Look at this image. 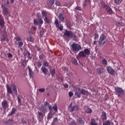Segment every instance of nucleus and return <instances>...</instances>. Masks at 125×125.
<instances>
[{"instance_id":"f257e3e1","label":"nucleus","mask_w":125,"mask_h":125,"mask_svg":"<svg viewBox=\"0 0 125 125\" xmlns=\"http://www.w3.org/2000/svg\"><path fill=\"white\" fill-rule=\"evenodd\" d=\"M63 34L65 37H67V38H72L74 41L76 40V34L71 31L65 30Z\"/></svg>"},{"instance_id":"f03ea898","label":"nucleus","mask_w":125,"mask_h":125,"mask_svg":"<svg viewBox=\"0 0 125 125\" xmlns=\"http://www.w3.org/2000/svg\"><path fill=\"white\" fill-rule=\"evenodd\" d=\"M89 54H90V50L88 49H85L83 51L79 53V56L80 57H85V56L89 55Z\"/></svg>"},{"instance_id":"7ed1b4c3","label":"nucleus","mask_w":125,"mask_h":125,"mask_svg":"<svg viewBox=\"0 0 125 125\" xmlns=\"http://www.w3.org/2000/svg\"><path fill=\"white\" fill-rule=\"evenodd\" d=\"M71 49L74 52L80 51L82 49V46L76 43H73L71 44Z\"/></svg>"},{"instance_id":"20e7f679","label":"nucleus","mask_w":125,"mask_h":125,"mask_svg":"<svg viewBox=\"0 0 125 125\" xmlns=\"http://www.w3.org/2000/svg\"><path fill=\"white\" fill-rule=\"evenodd\" d=\"M107 42V39H106V37H105V35H102L100 37V39L99 40V44L100 45H103L105 42Z\"/></svg>"},{"instance_id":"39448f33","label":"nucleus","mask_w":125,"mask_h":125,"mask_svg":"<svg viewBox=\"0 0 125 125\" xmlns=\"http://www.w3.org/2000/svg\"><path fill=\"white\" fill-rule=\"evenodd\" d=\"M73 106V104L71 103L69 104V106L68 107V110L70 112H73V111H78L79 110V106L77 105Z\"/></svg>"},{"instance_id":"423d86ee","label":"nucleus","mask_w":125,"mask_h":125,"mask_svg":"<svg viewBox=\"0 0 125 125\" xmlns=\"http://www.w3.org/2000/svg\"><path fill=\"white\" fill-rule=\"evenodd\" d=\"M115 91L116 92V94H117L118 96L121 97L124 95V91L120 87L115 88Z\"/></svg>"},{"instance_id":"0eeeda50","label":"nucleus","mask_w":125,"mask_h":125,"mask_svg":"<svg viewBox=\"0 0 125 125\" xmlns=\"http://www.w3.org/2000/svg\"><path fill=\"white\" fill-rule=\"evenodd\" d=\"M39 21L38 22L37 20H34V23L35 24V25H38V26H39L40 28H41V27H42V25L43 24V21H42V19H39Z\"/></svg>"},{"instance_id":"6e6552de","label":"nucleus","mask_w":125,"mask_h":125,"mask_svg":"<svg viewBox=\"0 0 125 125\" xmlns=\"http://www.w3.org/2000/svg\"><path fill=\"white\" fill-rule=\"evenodd\" d=\"M55 24L57 28H58L60 31H63V26L61 24L59 25V22L58 21V20L56 19L55 20Z\"/></svg>"},{"instance_id":"1a4fd4ad","label":"nucleus","mask_w":125,"mask_h":125,"mask_svg":"<svg viewBox=\"0 0 125 125\" xmlns=\"http://www.w3.org/2000/svg\"><path fill=\"white\" fill-rule=\"evenodd\" d=\"M1 41H6V42H8V41L7 40V35H6V31H5V29H4L3 32L2 36L1 38Z\"/></svg>"},{"instance_id":"9d476101","label":"nucleus","mask_w":125,"mask_h":125,"mask_svg":"<svg viewBox=\"0 0 125 125\" xmlns=\"http://www.w3.org/2000/svg\"><path fill=\"white\" fill-rule=\"evenodd\" d=\"M78 91L80 92V93L83 94V95H88V94H89L87 91H85V90H83V89L79 88Z\"/></svg>"},{"instance_id":"9b49d317","label":"nucleus","mask_w":125,"mask_h":125,"mask_svg":"<svg viewBox=\"0 0 125 125\" xmlns=\"http://www.w3.org/2000/svg\"><path fill=\"white\" fill-rule=\"evenodd\" d=\"M2 106L4 110L6 109V108H8V104L7 103V101L4 100L3 102H2Z\"/></svg>"},{"instance_id":"f8f14e48","label":"nucleus","mask_w":125,"mask_h":125,"mask_svg":"<svg viewBox=\"0 0 125 125\" xmlns=\"http://www.w3.org/2000/svg\"><path fill=\"white\" fill-rule=\"evenodd\" d=\"M1 7L3 9V13L4 15H6V16H7L8 15V10L7 8L4 7L3 5H1Z\"/></svg>"},{"instance_id":"ddd939ff","label":"nucleus","mask_w":125,"mask_h":125,"mask_svg":"<svg viewBox=\"0 0 125 125\" xmlns=\"http://www.w3.org/2000/svg\"><path fill=\"white\" fill-rule=\"evenodd\" d=\"M107 70L108 73H109V74H110V75L114 74V73L115 72V70H114V69H113V68L110 66H108L107 67Z\"/></svg>"},{"instance_id":"4468645a","label":"nucleus","mask_w":125,"mask_h":125,"mask_svg":"<svg viewBox=\"0 0 125 125\" xmlns=\"http://www.w3.org/2000/svg\"><path fill=\"white\" fill-rule=\"evenodd\" d=\"M47 3L48 4V6L49 7H51V6H52L54 3V0H48L47 1Z\"/></svg>"},{"instance_id":"2eb2a0df","label":"nucleus","mask_w":125,"mask_h":125,"mask_svg":"<svg viewBox=\"0 0 125 125\" xmlns=\"http://www.w3.org/2000/svg\"><path fill=\"white\" fill-rule=\"evenodd\" d=\"M41 70L43 74L44 75H46L47 74V72H48V70H47V68H45L44 66H42L41 68Z\"/></svg>"},{"instance_id":"dca6fc26","label":"nucleus","mask_w":125,"mask_h":125,"mask_svg":"<svg viewBox=\"0 0 125 125\" xmlns=\"http://www.w3.org/2000/svg\"><path fill=\"white\" fill-rule=\"evenodd\" d=\"M6 88L7 92L10 93V94H12V93H13V92L12 91V89L11 88V87H10V86H9L8 84H6Z\"/></svg>"},{"instance_id":"f3484780","label":"nucleus","mask_w":125,"mask_h":125,"mask_svg":"<svg viewBox=\"0 0 125 125\" xmlns=\"http://www.w3.org/2000/svg\"><path fill=\"white\" fill-rule=\"evenodd\" d=\"M28 69H29V77H30V78H32L33 79V78H34V72H33L32 69L31 68H30V67H28Z\"/></svg>"},{"instance_id":"a211bd4d","label":"nucleus","mask_w":125,"mask_h":125,"mask_svg":"<svg viewBox=\"0 0 125 125\" xmlns=\"http://www.w3.org/2000/svg\"><path fill=\"white\" fill-rule=\"evenodd\" d=\"M105 8H106V10H107L108 12H109V13H113V11L112 10V9L110 8V6H109V5H105Z\"/></svg>"},{"instance_id":"6ab92c4d","label":"nucleus","mask_w":125,"mask_h":125,"mask_svg":"<svg viewBox=\"0 0 125 125\" xmlns=\"http://www.w3.org/2000/svg\"><path fill=\"white\" fill-rule=\"evenodd\" d=\"M11 87H12L13 91H14L15 93L17 94V86L15 84H13L11 85Z\"/></svg>"},{"instance_id":"aec40b11","label":"nucleus","mask_w":125,"mask_h":125,"mask_svg":"<svg viewBox=\"0 0 125 125\" xmlns=\"http://www.w3.org/2000/svg\"><path fill=\"white\" fill-rule=\"evenodd\" d=\"M0 25L2 27H3L4 26V21H3V19L1 18V16H0Z\"/></svg>"},{"instance_id":"412c9836","label":"nucleus","mask_w":125,"mask_h":125,"mask_svg":"<svg viewBox=\"0 0 125 125\" xmlns=\"http://www.w3.org/2000/svg\"><path fill=\"white\" fill-rule=\"evenodd\" d=\"M59 19L62 21V22H63L64 21V17L63 16V14H60L59 15Z\"/></svg>"},{"instance_id":"4be33fe9","label":"nucleus","mask_w":125,"mask_h":125,"mask_svg":"<svg viewBox=\"0 0 125 125\" xmlns=\"http://www.w3.org/2000/svg\"><path fill=\"white\" fill-rule=\"evenodd\" d=\"M102 117H103V120L107 119V115L105 112H104V111L102 112Z\"/></svg>"},{"instance_id":"5701e85b","label":"nucleus","mask_w":125,"mask_h":125,"mask_svg":"<svg viewBox=\"0 0 125 125\" xmlns=\"http://www.w3.org/2000/svg\"><path fill=\"white\" fill-rule=\"evenodd\" d=\"M77 122L79 124H81V125H83L84 124V122L83 121V119L81 118H78L77 119Z\"/></svg>"},{"instance_id":"b1692460","label":"nucleus","mask_w":125,"mask_h":125,"mask_svg":"<svg viewBox=\"0 0 125 125\" xmlns=\"http://www.w3.org/2000/svg\"><path fill=\"white\" fill-rule=\"evenodd\" d=\"M55 72H56L55 71V69H53L52 70H50V73L51 74V76L52 77H53V76H54L55 75V73H56Z\"/></svg>"},{"instance_id":"393cba45","label":"nucleus","mask_w":125,"mask_h":125,"mask_svg":"<svg viewBox=\"0 0 125 125\" xmlns=\"http://www.w3.org/2000/svg\"><path fill=\"white\" fill-rule=\"evenodd\" d=\"M102 63L105 66H107V64H108V62H107L106 59H104L102 60Z\"/></svg>"},{"instance_id":"a878e982","label":"nucleus","mask_w":125,"mask_h":125,"mask_svg":"<svg viewBox=\"0 0 125 125\" xmlns=\"http://www.w3.org/2000/svg\"><path fill=\"white\" fill-rule=\"evenodd\" d=\"M85 112L87 113V114H91L92 113V110L91 108H88L86 109Z\"/></svg>"},{"instance_id":"bb28decb","label":"nucleus","mask_w":125,"mask_h":125,"mask_svg":"<svg viewBox=\"0 0 125 125\" xmlns=\"http://www.w3.org/2000/svg\"><path fill=\"white\" fill-rule=\"evenodd\" d=\"M27 41H28V42H34V38L32 36L28 37L27 38Z\"/></svg>"},{"instance_id":"cd10ccee","label":"nucleus","mask_w":125,"mask_h":125,"mask_svg":"<svg viewBox=\"0 0 125 125\" xmlns=\"http://www.w3.org/2000/svg\"><path fill=\"white\" fill-rule=\"evenodd\" d=\"M91 125H97V124L95 123V120L93 118L91 119Z\"/></svg>"},{"instance_id":"c85d7f7f","label":"nucleus","mask_w":125,"mask_h":125,"mask_svg":"<svg viewBox=\"0 0 125 125\" xmlns=\"http://www.w3.org/2000/svg\"><path fill=\"white\" fill-rule=\"evenodd\" d=\"M66 25L67 28H71L72 25H71V22L69 21H67L66 22Z\"/></svg>"},{"instance_id":"c756f323","label":"nucleus","mask_w":125,"mask_h":125,"mask_svg":"<svg viewBox=\"0 0 125 125\" xmlns=\"http://www.w3.org/2000/svg\"><path fill=\"white\" fill-rule=\"evenodd\" d=\"M103 125H111V122L109 121H106L103 123Z\"/></svg>"},{"instance_id":"7c9ffc66","label":"nucleus","mask_w":125,"mask_h":125,"mask_svg":"<svg viewBox=\"0 0 125 125\" xmlns=\"http://www.w3.org/2000/svg\"><path fill=\"white\" fill-rule=\"evenodd\" d=\"M16 111V109L15 108H13L11 113L9 114V116H11V115H13V114H14V113H15V112Z\"/></svg>"},{"instance_id":"2f4dec72","label":"nucleus","mask_w":125,"mask_h":125,"mask_svg":"<svg viewBox=\"0 0 125 125\" xmlns=\"http://www.w3.org/2000/svg\"><path fill=\"white\" fill-rule=\"evenodd\" d=\"M49 66V63L47 62H43V65L42 66L43 67H48Z\"/></svg>"},{"instance_id":"473e14b6","label":"nucleus","mask_w":125,"mask_h":125,"mask_svg":"<svg viewBox=\"0 0 125 125\" xmlns=\"http://www.w3.org/2000/svg\"><path fill=\"white\" fill-rule=\"evenodd\" d=\"M21 65H22L23 67H26L27 65V62H26V61H23L21 62Z\"/></svg>"},{"instance_id":"72a5a7b5","label":"nucleus","mask_w":125,"mask_h":125,"mask_svg":"<svg viewBox=\"0 0 125 125\" xmlns=\"http://www.w3.org/2000/svg\"><path fill=\"white\" fill-rule=\"evenodd\" d=\"M72 63L74 64V65H78V62L75 59H72Z\"/></svg>"},{"instance_id":"f704fd0d","label":"nucleus","mask_w":125,"mask_h":125,"mask_svg":"<svg viewBox=\"0 0 125 125\" xmlns=\"http://www.w3.org/2000/svg\"><path fill=\"white\" fill-rule=\"evenodd\" d=\"M15 40L17 41V42H21V41H22V39H21V38H20V37H15Z\"/></svg>"},{"instance_id":"c9c22d12","label":"nucleus","mask_w":125,"mask_h":125,"mask_svg":"<svg viewBox=\"0 0 125 125\" xmlns=\"http://www.w3.org/2000/svg\"><path fill=\"white\" fill-rule=\"evenodd\" d=\"M44 21L45 22V23H49V19L47 18V17H45Z\"/></svg>"},{"instance_id":"e433bc0d","label":"nucleus","mask_w":125,"mask_h":125,"mask_svg":"<svg viewBox=\"0 0 125 125\" xmlns=\"http://www.w3.org/2000/svg\"><path fill=\"white\" fill-rule=\"evenodd\" d=\"M18 43L19 47H22L23 46V42H19Z\"/></svg>"},{"instance_id":"4c0bfd02","label":"nucleus","mask_w":125,"mask_h":125,"mask_svg":"<svg viewBox=\"0 0 125 125\" xmlns=\"http://www.w3.org/2000/svg\"><path fill=\"white\" fill-rule=\"evenodd\" d=\"M53 110L55 111L56 112H57L58 109H57V105L56 104H55L53 107Z\"/></svg>"},{"instance_id":"58836bf2","label":"nucleus","mask_w":125,"mask_h":125,"mask_svg":"<svg viewBox=\"0 0 125 125\" xmlns=\"http://www.w3.org/2000/svg\"><path fill=\"white\" fill-rule=\"evenodd\" d=\"M42 16H45V17H46L47 13L46 11H42Z\"/></svg>"},{"instance_id":"ea45409f","label":"nucleus","mask_w":125,"mask_h":125,"mask_svg":"<svg viewBox=\"0 0 125 125\" xmlns=\"http://www.w3.org/2000/svg\"><path fill=\"white\" fill-rule=\"evenodd\" d=\"M42 113H46L47 112V110H46V108H44V107H42V109H41Z\"/></svg>"},{"instance_id":"a19ab883","label":"nucleus","mask_w":125,"mask_h":125,"mask_svg":"<svg viewBox=\"0 0 125 125\" xmlns=\"http://www.w3.org/2000/svg\"><path fill=\"white\" fill-rule=\"evenodd\" d=\"M81 93H79V92H78V91H76V92H75L76 95H77L78 97H79V98L81 97Z\"/></svg>"},{"instance_id":"79ce46f5","label":"nucleus","mask_w":125,"mask_h":125,"mask_svg":"<svg viewBox=\"0 0 125 125\" xmlns=\"http://www.w3.org/2000/svg\"><path fill=\"white\" fill-rule=\"evenodd\" d=\"M40 92H44L45 91V89L44 88H40L39 89Z\"/></svg>"},{"instance_id":"37998d69","label":"nucleus","mask_w":125,"mask_h":125,"mask_svg":"<svg viewBox=\"0 0 125 125\" xmlns=\"http://www.w3.org/2000/svg\"><path fill=\"white\" fill-rule=\"evenodd\" d=\"M68 95H69V97H72V96H73V95H74V93H73V92L70 91L68 93Z\"/></svg>"},{"instance_id":"c03bdc74","label":"nucleus","mask_w":125,"mask_h":125,"mask_svg":"<svg viewBox=\"0 0 125 125\" xmlns=\"http://www.w3.org/2000/svg\"><path fill=\"white\" fill-rule=\"evenodd\" d=\"M101 70V68H98L97 69V72L98 74H101V73H102V71Z\"/></svg>"},{"instance_id":"a18cd8bd","label":"nucleus","mask_w":125,"mask_h":125,"mask_svg":"<svg viewBox=\"0 0 125 125\" xmlns=\"http://www.w3.org/2000/svg\"><path fill=\"white\" fill-rule=\"evenodd\" d=\"M48 120H50V119H52V114H49L47 117Z\"/></svg>"},{"instance_id":"49530a36","label":"nucleus","mask_w":125,"mask_h":125,"mask_svg":"<svg viewBox=\"0 0 125 125\" xmlns=\"http://www.w3.org/2000/svg\"><path fill=\"white\" fill-rule=\"evenodd\" d=\"M90 1V0H85V3L83 4V5H86L87 3H89Z\"/></svg>"},{"instance_id":"de8ad7c7","label":"nucleus","mask_w":125,"mask_h":125,"mask_svg":"<svg viewBox=\"0 0 125 125\" xmlns=\"http://www.w3.org/2000/svg\"><path fill=\"white\" fill-rule=\"evenodd\" d=\"M55 4L56 5H57L58 6H60V5H61V4L60 3V2L58 1H56L55 2Z\"/></svg>"},{"instance_id":"09e8293b","label":"nucleus","mask_w":125,"mask_h":125,"mask_svg":"<svg viewBox=\"0 0 125 125\" xmlns=\"http://www.w3.org/2000/svg\"><path fill=\"white\" fill-rule=\"evenodd\" d=\"M116 26H122V22L120 21H117L116 22Z\"/></svg>"},{"instance_id":"8fccbe9b","label":"nucleus","mask_w":125,"mask_h":125,"mask_svg":"<svg viewBox=\"0 0 125 125\" xmlns=\"http://www.w3.org/2000/svg\"><path fill=\"white\" fill-rule=\"evenodd\" d=\"M8 57L9 58H11L12 57V54L10 53H8L7 54Z\"/></svg>"},{"instance_id":"3c124183","label":"nucleus","mask_w":125,"mask_h":125,"mask_svg":"<svg viewBox=\"0 0 125 125\" xmlns=\"http://www.w3.org/2000/svg\"><path fill=\"white\" fill-rule=\"evenodd\" d=\"M39 116V117H41V118H43V115H42V113L41 112H38Z\"/></svg>"},{"instance_id":"603ef678","label":"nucleus","mask_w":125,"mask_h":125,"mask_svg":"<svg viewBox=\"0 0 125 125\" xmlns=\"http://www.w3.org/2000/svg\"><path fill=\"white\" fill-rule=\"evenodd\" d=\"M42 35H43V31L41 30L40 32V37H42Z\"/></svg>"},{"instance_id":"864d4df0","label":"nucleus","mask_w":125,"mask_h":125,"mask_svg":"<svg viewBox=\"0 0 125 125\" xmlns=\"http://www.w3.org/2000/svg\"><path fill=\"white\" fill-rule=\"evenodd\" d=\"M70 125H76V123L74 121H71L70 124Z\"/></svg>"},{"instance_id":"5fc2aeb1","label":"nucleus","mask_w":125,"mask_h":125,"mask_svg":"<svg viewBox=\"0 0 125 125\" xmlns=\"http://www.w3.org/2000/svg\"><path fill=\"white\" fill-rule=\"evenodd\" d=\"M98 38H99V36L98 34H95V40H96V39H98Z\"/></svg>"},{"instance_id":"6e6d98bb","label":"nucleus","mask_w":125,"mask_h":125,"mask_svg":"<svg viewBox=\"0 0 125 125\" xmlns=\"http://www.w3.org/2000/svg\"><path fill=\"white\" fill-rule=\"evenodd\" d=\"M76 9H77V10H81L82 9L81 8V7L80 6H77L76 8Z\"/></svg>"},{"instance_id":"4d7b16f0","label":"nucleus","mask_w":125,"mask_h":125,"mask_svg":"<svg viewBox=\"0 0 125 125\" xmlns=\"http://www.w3.org/2000/svg\"><path fill=\"white\" fill-rule=\"evenodd\" d=\"M49 105V104H48V103L46 102L44 103V107H46V106H48Z\"/></svg>"},{"instance_id":"13d9d810","label":"nucleus","mask_w":125,"mask_h":125,"mask_svg":"<svg viewBox=\"0 0 125 125\" xmlns=\"http://www.w3.org/2000/svg\"><path fill=\"white\" fill-rule=\"evenodd\" d=\"M63 86L64 87H65V88H68V84H63Z\"/></svg>"},{"instance_id":"bf43d9fd","label":"nucleus","mask_w":125,"mask_h":125,"mask_svg":"<svg viewBox=\"0 0 125 125\" xmlns=\"http://www.w3.org/2000/svg\"><path fill=\"white\" fill-rule=\"evenodd\" d=\"M115 2H116V3H119L121 2V0H115Z\"/></svg>"},{"instance_id":"052dcab7","label":"nucleus","mask_w":125,"mask_h":125,"mask_svg":"<svg viewBox=\"0 0 125 125\" xmlns=\"http://www.w3.org/2000/svg\"><path fill=\"white\" fill-rule=\"evenodd\" d=\"M26 55H28V56H30V55H31V54H30V52H29V51H27L26 52Z\"/></svg>"},{"instance_id":"680f3d73","label":"nucleus","mask_w":125,"mask_h":125,"mask_svg":"<svg viewBox=\"0 0 125 125\" xmlns=\"http://www.w3.org/2000/svg\"><path fill=\"white\" fill-rule=\"evenodd\" d=\"M38 66L41 67L42 66V63L41 62H38Z\"/></svg>"},{"instance_id":"e2e57ef3","label":"nucleus","mask_w":125,"mask_h":125,"mask_svg":"<svg viewBox=\"0 0 125 125\" xmlns=\"http://www.w3.org/2000/svg\"><path fill=\"white\" fill-rule=\"evenodd\" d=\"M48 107L49 110H52V107H51V105H49Z\"/></svg>"},{"instance_id":"0e129e2a","label":"nucleus","mask_w":125,"mask_h":125,"mask_svg":"<svg viewBox=\"0 0 125 125\" xmlns=\"http://www.w3.org/2000/svg\"><path fill=\"white\" fill-rule=\"evenodd\" d=\"M58 119H57V118H55L54 119V122H57V121L58 120Z\"/></svg>"},{"instance_id":"69168bd1","label":"nucleus","mask_w":125,"mask_h":125,"mask_svg":"<svg viewBox=\"0 0 125 125\" xmlns=\"http://www.w3.org/2000/svg\"><path fill=\"white\" fill-rule=\"evenodd\" d=\"M18 101L20 103V102H21V99H20V98H19V97H18Z\"/></svg>"},{"instance_id":"338daca9","label":"nucleus","mask_w":125,"mask_h":125,"mask_svg":"<svg viewBox=\"0 0 125 125\" xmlns=\"http://www.w3.org/2000/svg\"><path fill=\"white\" fill-rule=\"evenodd\" d=\"M14 1H15V0H11V2L12 3H13V2H14Z\"/></svg>"},{"instance_id":"774afa93","label":"nucleus","mask_w":125,"mask_h":125,"mask_svg":"<svg viewBox=\"0 0 125 125\" xmlns=\"http://www.w3.org/2000/svg\"><path fill=\"white\" fill-rule=\"evenodd\" d=\"M32 28H33V29L34 30V31H36V27L34 26Z\"/></svg>"}]
</instances>
